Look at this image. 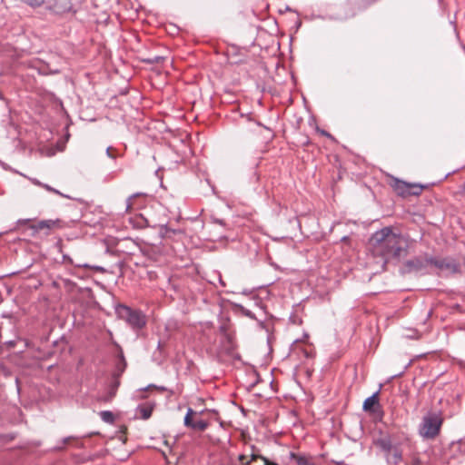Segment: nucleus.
Segmentation results:
<instances>
[{"label":"nucleus","instance_id":"obj_3","mask_svg":"<svg viewBox=\"0 0 465 465\" xmlns=\"http://www.w3.org/2000/svg\"><path fill=\"white\" fill-rule=\"evenodd\" d=\"M443 424L440 411H429L425 414L418 427V433L423 440H434L440 433Z\"/></svg>","mask_w":465,"mask_h":465},{"label":"nucleus","instance_id":"obj_33","mask_svg":"<svg viewBox=\"0 0 465 465\" xmlns=\"http://www.w3.org/2000/svg\"><path fill=\"white\" fill-rule=\"evenodd\" d=\"M71 439H72V437H65V438H64L62 440L63 444L64 445V444L68 443Z\"/></svg>","mask_w":465,"mask_h":465},{"label":"nucleus","instance_id":"obj_22","mask_svg":"<svg viewBox=\"0 0 465 465\" xmlns=\"http://www.w3.org/2000/svg\"><path fill=\"white\" fill-rule=\"evenodd\" d=\"M392 457H393L394 463L395 464L399 463L402 460L401 451L398 449H395Z\"/></svg>","mask_w":465,"mask_h":465},{"label":"nucleus","instance_id":"obj_5","mask_svg":"<svg viewBox=\"0 0 465 465\" xmlns=\"http://www.w3.org/2000/svg\"><path fill=\"white\" fill-rule=\"evenodd\" d=\"M431 267L449 274L457 273L460 271V263L453 257H440L431 255Z\"/></svg>","mask_w":465,"mask_h":465},{"label":"nucleus","instance_id":"obj_41","mask_svg":"<svg viewBox=\"0 0 465 465\" xmlns=\"http://www.w3.org/2000/svg\"><path fill=\"white\" fill-rule=\"evenodd\" d=\"M96 270H98V271H104V269H103L102 267H99V266H97V267H96Z\"/></svg>","mask_w":465,"mask_h":465},{"label":"nucleus","instance_id":"obj_23","mask_svg":"<svg viewBox=\"0 0 465 465\" xmlns=\"http://www.w3.org/2000/svg\"><path fill=\"white\" fill-rule=\"evenodd\" d=\"M256 321H257V324H258L260 329L264 330L267 332L269 331V329H268L264 320L257 319Z\"/></svg>","mask_w":465,"mask_h":465},{"label":"nucleus","instance_id":"obj_4","mask_svg":"<svg viewBox=\"0 0 465 465\" xmlns=\"http://www.w3.org/2000/svg\"><path fill=\"white\" fill-rule=\"evenodd\" d=\"M430 267H431V255L424 253L407 260L402 265L401 272L421 276L430 273Z\"/></svg>","mask_w":465,"mask_h":465},{"label":"nucleus","instance_id":"obj_28","mask_svg":"<svg viewBox=\"0 0 465 465\" xmlns=\"http://www.w3.org/2000/svg\"><path fill=\"white\" fill-rule=\"evenodd\" d=\"M106 155L109 158H112V159H115L116 158V155L112 153V147L111 146L106 148Z\"/></svg>","mask_w":465,"mask_h":465},{"label":"nucleus","instance_id":"obj_2","mask_svg":"<svg viewBox=\"0 0 465 465\" xmlns=\"http://www.w3.org/2000/svg\"><path fill=\"white\" fill-rule=\"evenodd\" d=\"M114 312L117 318L125 322L133 331H140L146 326V315L140 309L118 303L114 306Z\"/></svg>","mask_w":465,"mask_h":465},{"label":"nucleus","instance_id":"obj_10","mask_svg":"<svg viewBox=\"0 0 465 465\" xmlns=\"http://www.w3.org/2000/svg\"><path fill=\"white\" fill-rule=\"evenodd\" d=\"M410 183H406L400 179H395L392 187L398 195L405 198L410 196Z\"/></svg>","mask_w":465,"mask_h":465},{"label":"nucleus","instance_id":"obj_38","mask_svg":"<svg viewBox=\"0 0 465 465\" xmlns=\"http://www.w3.org/2000/svg\"><path fill=\"white\" fill-rule=\"evenodd\" d=\"M63 449H64V446H57V447H55V450H61Z\"/></svg>","mask_w":465,"mask_h":465},{"label":"nucleus","instance_id":"obj_11","mask_svg":"<svg viewBox=\"0 0 465 465\" xmlns=\"http://www.w3.org/2000/svg\"><path fill=\"white\" fill-rule=\"evenodd\" d=\"M376 446H378L383 452L389 454L392 450V441L390 436H384L375 440Z\"/></svg>","mask_w":465,"mask_h":465},{"label":"nucleus","instance_id":"obj_39","mask_svg":"<svg viewBox=\"0 0 465 465\" xmlns=\"http://www.w3.org/2000/svg\"><path fill=\"white\" fill-rule=\"evenodd\" d=\"M118 386H119V382H118V381H116V382L114 383V390H116Z\"/></svg>","mask_w":465,"mask_h":465},{"label":"nucleus","instance_id":"obj_8","mask_svg":"<svg viewBox=\"0 0 465 465\" xmlns=\"http://www.w3.org/2000/svg\"><path fill=\"white\" fill-rule=\"evenodd\" d=\"M194 414L195 411L192 408H188L183 419V425L194 430L204 431L209 427V423L204 420H193Z\"/></svg>","mask_w":465,"mask_h":465},{"label":"nucleus","instance_id":"obj_13","mask_svg":"<svg viewBox=\"0 0 465 465\" xmlns=\"http://www.w3.org/2000/svg\"><path fill=\"white\" fill-rule=\"evenodd\" d=\"M126 366H127L126 361L124 359L123 351H121L117 357L116 362H115V371H114V377L121 376L124 373V371H125Z\"/></svg>","mask_w":465,"mask_h":465},{"label":"nucleus","instance_id":"obj_6","mask_svg":"<svg viewBox=\"0 0 465 465\" xmlns=\"http://www.w3.org/2000/svg\"><path fill=\"white\" fill-rule=\"evenodd\" d=\"M57 222L58 220H42L35 222L32 219H19L16 223L17 226L28 225V227L33 231V234H35L43 230L48 231L52 229Z\"/></svg>","mask_w":465,"mask_h":465},{"label":"nucleus","instance_id":"obj_26","mask_svg":"<svg viewBox=\"0 0 465 465\" xmlns=\"http://www.w3.org/2000/svg\"><path fill=\"white\" fill-rule=\"evenodd\" d=\"M409 365H410V363H408V364L404 367L403 371H401V372H399V373H397V374H394V375H392L391 377H390V378H389V380H388V382H389V381H392V380H393V379H395V378H398V377L402 376V375H403V373L405 372V371L408 369Z\"/></svg>","mask_w":465,"mask_h":465},{"label":"nucleus","instance_id":"obj_9","mask_svg":"<svg viewBox=\"0 0 465 465\" xmlns=\"http://www.w3.org/2000/svg\"><path fill=\"white\" fill-rule=\"evenodd\" d=\"M379 394H380V390H378L377 391L372 393L370 397L365 399V401H363V405H362V409L364 411H369V412H372V413L376 412L375 407H380Z\"/></svg>","mask_w":465,"mask_h":465},{"label":"nucleus","instance_id":"obj_42","mask_svg":"<svg viewBox=\"0 0 465 465\" xmlns=\"http://www.w3.org/2000/svg\"><path fill=\"white\" fill-rule=\"evenodd\" d=\"M220 282L222 283V285H224V282H223V280L220 278Z\"/></svg>","mask_w":465,"mask_h":465},{"label":"nucleus","instance_id":"obj_27","mask_svg":"<svg viewBox=\"0 0 465 465\" xmlns=\"http://www.w3.org/2000/svg\"><path fill=\"white\" fill-rule=\"evenodd\" d=\"M59 73H60V70H58V69L50 70L49 72H46L45 70L41 69V74H57Z\"/></svg>","mask_w":465,"mask_h":465},{"label":"nucleus","instance_id":"obj_43","mask_svg":"<svg viewBox=\"0 0 465 465\" xmlns=\"http://www.w3.org/2000/svg\"><path fill=\"white\" fill-rule=\"evenodd\" d=\"M286 10H287V11H291L292 9H291L289 6H287V7H286Z\"/></svg>","mask_w":465,"mask_h":465},{"label":"nucleus","instance_id":"obj_32","mask_svg":"<svg viewBox=\"0 0 465 465\" xmlns=\"http://www.w3.org/2000/svg\"><path fill=\"white\" fill-rule=\"evenodd\" d=\"M214 223H218V224H220V225H224V224H225V223H224V221H223V220H222V219H214Z\"/></svg>","mask_w":465,"mask_h":465},{"label":"nucleus","instance_id":"obj_15","mask_svg":"<svg viewBox=\"0 0 465 465\" xmlns=\"http://www.w3.org/2000/svg\"><path fill=\"white\" fill-rule=\"evenodd\" d=\"M428 188V184L421 183H411L410 185V196H419L421 194L423 189Z\"/></svg>","mask_w":465,"mask_h":465},{"label":"nucleus","instance_id":"obj_35","mask_svg":"<svg viewBox=\"0 0 465 465\" xmlns=\"http://www.w3.org/2000/svg\"><path fill=\"white\" fill-rule=\"evenodd\" d=\"M163 341H158V344H157V348H158L159 350H161V348H162V346H163Z\"/></svg>","mask_w":465,"mask_h":465},{"label":"nucleus","instance_id":"obj_37","mask_svg":"<svg viewBox=\"0 0 465 465\" xmlns=\"http://www.w3.org/2000/svg\"><path fill=\"white\" fill-rule=\"evenodd\" d=\"M244 459H245V456H244L243 454H241V455L239 456V460H240L241 461H243V460H244Z\"/></svg>","mask_w":465,"mask_h":465},{"label":"nucleus","instance_id":"obj_21","mask_svg":"<svg viewBox=\"0 0 465 465\" xmlns=\"http://www.w3.org/2000/svg\"><path fill=\"white\" fill-rule=\"evenodd\" d=\"M163 60V56L155 55L153 57L144 59L143 61L148 64H159Z\"/></svg>","mask_w":465,"mask_h":465},{"label":"nucleus","instance_id":"obj_14","mask_svg":"<svg viewBox=\"0 0 465 465\" xmlns=\"http://www.w3.org/2000/svg\"><path fill=\"white\" fill-rule=\"evenodd\" d=\"M144 196H146V193H135L132 194L131 196H129L125 202V210L128 212L131 209L136 208L137 207L136 203H135L136 198L144 197Z\"/></svg>","mask_w":465,"mask_h":465},{"label":"nucleus","instance_id":"obj_40","mask_svg":"<svg viewBox=\"0 0 465 465\" xmlns=\"http://www.w3.org/2000/svg\"><path fill=\"white\" fill-rule=\"evenodd\" d=\"M16 384H17V391L19 392L20 391V387H19V384H18V379H16Z\"/></svg>","mask_w":465,"mask_h":465},{"label":"nucleus","instance_id":"obj_20","mask_svg":"<svg viewBox=\"0 0 465 465\" xmlns=\"http://www.w3.org/2000/svg\"><path fill=\"white\" fill-rule=\"evenodd\" d=\"M42 187L45 188L46 191L54 193L55 194H58V195H60V196H62L64 198H70L68 195L64 194L63 193H61L60 191L56 190L55 188H53L52 186H50L47 183H44Z\"/></svg>","mask_w":465,"mask_h":465},{"label":"nucleus","instance_id":"obj_19","mask_svg":"<svg viewBox=\"0 0 465 465\" xmlns=\"http://www.w3.org/2000/svg\"><path fill=\"white\" fill-rule=\"evenodd\" d=\"M138 411L143 420H148L151 417L153 411L151 408L147 407H141Z\"/></svg>","mask_w":465,"mask_h":465},{"label":"nucleus","instance_id":"obj_16","mask_svg":"<svg viewBox=\"0 0 465 465\" xmlns=\"http://www.w3.org/2000/svg\"><path fill=\"white\" fill-rule=\"evenodd\" d=\"M99 416L104 422L108 424H113L115 420V416L111 411H102Z\"/></svg>","mask_w":465,"mask_h":465},{"label":"nucleus","instance_id":"obj_17","mask_svg":"<svg viewBox=\"0 0 465 465\" xmlns=\"http://www.w3.org/2000/svg\"><path fill=\"white\" fill-rule=\"evenodd\" d=\"M233 307H234V308H235L239 312H241L242 315H244V316H246V317H248V318H250V319H252V320H257V318H256L255 314H254L252 311H250V310L246 309V308H245L244 306H242V304L234 303V304H233Z\"/></svg>","mask_w":465,"mask_h":465},{"label":"nucleus","instance_id":"obj_1","mask_svg":"<svg viewBox=\"0 0 465 465\" xmlns=\"http://www.w3.org/2000/svg\"><path fill=\"white\" fill-rule=\"evenodd\" d=\"M369 247L375 257H380L384 265L399 262L402 253L407 252V241L401 233L386 226L376 231L369 239Z\"/></svg>","mask_w":465,"mask_h":465},{"label":"nucleus","instance_id":"obj_25","mask_svg":"<svg viewBox=\"0 0 465 465\" xmlns=\"http://www.w3.org/2000/svg\"><path fill=\"white\" fill-rule=\"evenodd\" d=\"M302 351L304 355V358H306V359H310L314 356L312 350L302 349Z\"/></svg>","mask_w":465,"mask_h":465},{"label":"nucleus","instance_id":"obj_34","mask_svg":"<svg viewBox=\"0 0 465 465\" xmlns=\"http://www.w3.org/2000/svg\"><path fill=\"white\" fill-rule=\"evenodd\" d=\"M321 134H322V135H324V136L331 137V135L328 132H326V131H324V130H322V131H321Z\"/></svg>","mask_w":465,"mask_h":465},{"label":"nucleus","instance_id":"obj_24","mask_svg":"<svg viewBox=\"0 0 465 465\" xmlns=\"http://www.w3.org/2000/svg\"><path fill=\"white\" fill-rule=\"evenodd\" d=\"M151 388H155V389H157V390H159L161 391H167V389L165 387H163V386H157V385H154V384H149L147 387L143 388V391H147V390H149Z\"/></svg>","mask_w":465,"mask_h":465},{"label":"nucleus","instance_id":"obj_18","mask_svg":"<svg viewBox=\"0 0 465 465\" xmlns=\"http://www.w3.org/2000/svg\"><path fill=\"white\" fill-rule=\"evenodd\" d=\"M257 459L262 460L264 462V465H278L276 462L271 461L269 459H267L266 457H263L262 455L252 453L251 460H255Z\"/></svg>","mask_w":465,"mask_h":465},{"label":"nucleus","instance_id":"obj_12","mask_svg":"<svg viewBox=\"0 0 465 465\" xmlns=\"http://www.w3.org/2000/svg\"><path fill=\"white\" fill-rule=\"evenodd\" d=\"M291 460H292L296 465H315L311 457L300 453H290Z\"/></svg>","mask_w":465,"mask_h":465},{"label":"nucleus","instance_id":"obj_36","mask_svg":"<svg viewBox=\"0 0 465 465\" xmlns=\"http://www.w3.org/2000/svg\"><path fill=\"white\" fill-rule=\"evenodd\" d=\"M341 242H347L349 241V236H343L341 239Z\"/></svg>","mask_w":465,"mask_h":465},{"label":"nucleus","instance_id":"obj_30","mask_svg":"<svg viewBox=\"0 0 465 465\" xmlns=\"http://www.w3.org/2000/svg\"><path fill=\"white\" fill-rule=\"evenodd\" d=\"M175 327H176V322H170L166 325V329L167 330L174 329Z\"/></svg>","mask_w":465,"mask_h":465},{"label":"nucleus","instance_id":"obj_29","mask_svg":"<svg viewBox=\"0 0 465 465\" xmlns=\"http://www.w3.org/2000/svg\"><path fill=\"white\" fill-rule=\"evenodd\" d=\"M30 181L35 184V185H37V186H40L42 187L44 183L40 182L39 180H37L36 178H31Z\"/></svg>","mask_w":465,"mask_h":465},{"label":"nucleus","instance_id":"obj_31","mask_svg":"<svg viewBox=\"0 0 465 465\" xmlns=\"http://www.w3.org/2000/svg\"><path fill=\"white\" fill-rule=\"evenodd\" d=\"M256 304L260 307V309L262 311L263 314L265 315L266 312H265V308H264L262 302L260 301V302H256Z\"/></svg>","mask_w":465,"mask_h":465},{"label":"nucleus","instance_id":"obj_7","mask_svg":"<svg viewBox=\"0 0 465 465\" xmlns=\"http://www.w3.org/2000/svg\"><path fill=\"white\" fill-rule=\"evenodd\" d=\"M45 6L54 15H64L72 11L73 4L71 0H45Z\"/></svg>","mask_w":465,"mask_h":465}]
</instances>
